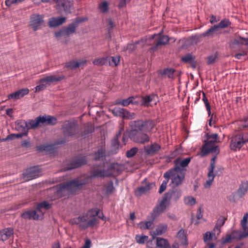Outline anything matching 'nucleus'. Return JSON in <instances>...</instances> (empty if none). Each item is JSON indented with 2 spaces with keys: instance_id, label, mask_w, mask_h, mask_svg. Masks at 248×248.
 <instances>
[{
  "instance_id": "1",
  "label": "nucleus",
  "mask_w": 248,
  "mask_h": 248,
  "mask_svg": "<svg viewBox=\"0 0 248 248\" xmlns=\"http://www.w3.org/2000/svg\"><path fill=\"white\" fill-rule=\"evenodd\" d=\"M111 172L109 169L101 170L98 169H94L91 172L90 176H86L84 179L77 178L76 179L67 181L60 185L58 194L61 192H76L77 190L81 188L83 185L90 182L93 178L95 177H105L111 175Z\"/></svg>"
},
{
  "instance_id": "2",
  "label": "nucleus",
  "mask_w": 248,
  "mask_h": 248,
  "mask_svg": "<svg viewBox=\"0 0 248 248\" xmlns=\"http://www.w3.org/2000/svg\"><path fill=\"white\" fill-rule=\"evenodd\" d=\"M99 213L98 209H92L78 217L71 219L69 223L72 225H77L82 230L93 228L98 223L97 216Z\"/></svg>"
},
{
  "instance_id": "3",
  "label": "nucleus",
  "mask_w": 248,
  "mask_h": 248,
  "mask_svg": "<svg viewBox=\"0 0 248 248\" xmlns=\"http://www.w3.org/2000/svg\"><path fill=\"white\" fill-rule=\"evenodd\" d=\"M51 207V204L44 201L40 203L36 210H30L22 214V217L25 219H41L44 213Z\"/></svg>"
},
{
  "instance_id": "4",
  "label": "nucleus",
  "mask_w": 248,
  "mask_h": 248,
  "mask_svg": "<svg viewBox=\"0 0 248 248\" xmlns=\"http://www.w3.org/2000/svg\"><path fill=\"white\" fill-rule=\"evenodd\" d=\"M186 173L174 168L171 169L165 172L164 177L168 180H170V185L175 187L181 185L185 178Z\"/></svg>"
},
{
  "instance_id": "5",
  "label": "nucleus",
  "mask_w": 248,
  "mask_h": 248,
  "mask_svg": "<svg viewBox=\"0 0 248 248\" xmlns=\"http://www.w3.org/2000/svg\"><path fill=\"white\" fill-rule=\"evenodd\" d=\"M248 142V134L240 133L232 137L230 143V148L232 150H239L245 144Z\"/></svg>"
},
{
  "instance_id": "6",
  "label": "nucleus",
  "mask_w": 248,
  "mask_h": 248,
  "mask_svg": "<svg viewBox=\"0 0 248 248\" xmlns=\"http://www.w3.org/2000/svg\"><path fill=\"white\" fill-rule=\"evenodd\" d=\"M170 198V194L167 193L163 197L162 200L158 202L152 213V217L154 219L164 212L169 206V200Z\"/></svg>"
},
{
  "instance_id": "7",
  "label": "nucleus",
  "mask_w": 248,
  "mask_h": 248,
  "mask_svg": "<svg viewBox=\"0 0 248 248\" xmlns=\"http://www.w3.org/2000/svg\"><path fill=\"white\" fill-rule=\"evenodd\" d=\"M63 132L65 137L77 136L78 133L77 124L75 122H66L63 127Z\"/></svg>"
},
{
  "instance_id": "8",
  "label": "nucleus",
  "mask_w": 248,
  "mask_h": 248,
  "mask_svg": "<svg viewBox=\"0 0 248 248\" xmlns=\"http://www.w3.org/2000/svg\"><path fill=\"white\" fill-rule=\"evenodd\" d=\"M44 23V16L41 15L34 14L30 17V26L34 31L40 29Z\"/></svg>"
},
{
  "instance_id": "9",
  "label": "nucleus",
  "mask_w": 248,
  "mask_h": 248,
  "mask_svg": "<svg viewBox=\"0 0 248 248\" xmlns=\"http://www.w3.org/2000/svg\"><path fill=\"white\" fill-rule=\"evenodd\" d=\"M151 39H155L156 42L155 46L151 48V50L153 51L156 50L160 46L166 45L169 41V38L168 36L161 35L160 33L154 34L152 36Z\"/></svg>"
},
{
  "instance_id": "10",
  "label": "nucleus",
  "mask_w": 248,
  "mask_h": 248,
  "mask_svg": "<svg viewBox=\"0 0 248 248\" xmlns=\"http://www.w3.org/2000/svg\"><path fill=\"white\" fill-rule=\"evenodd\" d=\"M56 8L59 10H63L66 13H70L73 6V1L68 0H55Z\"/></svg>"
},
{
  "instance_id": "11",
  "label": "nucleus",
  "mask_w": 248,
  "mask_h": 248,
  "mask_svg": "<svg viewBox=\"0 0 248 248\" xmlns=\"http://www.w3.org/2000/svg\"><path fill=\"white\" fill-rule=\"evenodd\" d=\"M190 161V158H186L183 159L182 158H177L174 161V167L173 168L180 171H183L186 173V169L185 168L186 167Z\"/></svg>"
},
{
  "instance_id": "12",
  "label": "nucleus",
  "mask_w": 248,
  "mask_h": 248,
  "mask_svg": "<svg viewBox=\"0 0 248 248\" xmlns=\"http://www.w3.org/2000/svg\"><path fill=\"white\" fill-rule=\"evenodd\" d=\"M130 136L134 141L140 143L148 142L150 140L149 136L146 134L142 133L141 131L134 133V135L130 134Z\"/></svg>"
},
{
  "instance_id": "13",
  "label": "nucleus",
  "mask_w": 248,
  "mask_h": 248,
  "mask_svg": "<svg viewBox=\"0 0 248 248\" xmlns=\"http://www.w3.org/2000/svg\"><path fill=\"white\" fill-rule=\"evenodd\" d=\"M248 213H246L244 214L242 219L241 221V226L243 230L242 232H240L238 235V238L241 239L243 238L248 236Z\"/></svg>"
},
{
  "instance_id": "14",
  "label": "nucleus",
  "mask_w": 248,
  "mask_h": 248,
  "mask_svg": "<svg viewBox=\"0 0 248 248\" xmlns=\"http://www.w3.org/2000/svg\"><path fill=\"white\" fill-rule=\"evenodd\" d=\"M215 143H210L209 141H207L204 145L202 149V154L205 155L209 153L214 152L216 154H218L219 150L217 146L216 145Z\"/></svg>"
},
{
  "instance_id": "15",
  "label": "nucleus",
  "mask_w": 248,
  "mask_h": 248,
  "mask_svg": "<svg viewBox=\"0 0 248 248\" xmlns=\"http://www.w3.org/2000/svg\"><path fill=\"white\" fill-rule=\"evenodd\" d=\"M15 129L24 136H27L29 131L27 122L23 120L17 121L15 123Z\"/></svg>"
},
{
  "instance_id": "16",
  "label": "nucleus",
  "mask_w": 248,
  "mask_h": 248,
  "mask_svg": "<svg viewBox=\"0 0 248 248\" xmlns=\"http://www.w3.org/2000/svg\"><path fill=\"white\" fill-rule=\"evenodd\" d=\"M87 64V60H79L78 61H71L67 62L65 67L71 70L76 69L78 67L83 68Z\"/></svg>"
},
{
  "instance_id": "17",
  "label": "nucleus",
  "mask_w": 248,
  "mask_h": 248,
  "mask_svg": "<svg viewBox=\"0 0 248 248\" xmlns=\"http://www.w3.org/2000/svg\"><path fill=\"white\" fill-rule=\"evenodd\" d=\"M158 101V96L155 94L143 97L141 103L143 105L148 107L152 105H156Z\"/></svg>"
},
{
  "instance_id": "18",
  "label": "nucleus",
  "mask_w": 248,
  "mask_h": 248,
  "mask_svg": "<svg viewBox=\"0 0 248 248\" xmlns=\"http://www.w3.org/2000/svg\"><path fill=\"white\" fill-rule=\"evenodd\" d=\"M63 78V76H56V75H52L41 78L39 80V82L45 83L46 86L47 84L61 81Z\"/></svg>"
},
{
  "instance_id": "19",
  "label": "nucleus",
  "mask_w": 248,
  "mask_h": 248,
  "mask_svg": "<svg viewBox=\"0 0 248 248\" xmlns=\"http://www.w3.org/2000/svg\"><path fill=\"white\" fill-rule=\"evenodd\" d=\"M218 28L217 25H215L214 26L211 27L210 29H209L207 31L203 33L201 35H196L194 36L191 37V39L195 41V42L196 43L199 42L202 36H210L212 35V34L216 32Z\"/></svg>"
},
{
  "instance_id": "20",
  "label": "nucleus",
  "mask_w": 248,
  "mask_h": 248,
  "mask_svg": "<svg viewBox=\"0 0 248 248\" xmlns=\"http://www.w3.org/2000/svg\"><path fill=\"white\" fill-rule=\"evenodd\" d=\"M39 173L38 168L33 167L27 170L23 174L25 178L32 179L38 177Z\"/></svg>"
},
{
  "instance_id": "21",
  "label": "nucleus",
  "mask_w": 248,
  "mask_h": 248,
  "mask_svg": "<svg viewBox=\"0 0 248 248\" xmlns=\"http://www.w3.org/2000/svg\"><path fill=\"white\" fill-rule=\"evenodd\" d=\"M29 93V90L28 88H23L9 94L8 95V98L18 99L20 98L24 97L25 95L28 94Z\"/></svg>"
},
{
  "instance_id": "22",
  "label": "nucleus",
  "mask_w": 248,
  "mask_h": 248,
  "mask_svg": "<svg viewBox=\"0 0 248 248\" xmlns=\"http://www.w3.org/2000/svg\"><path fill=\"white\" fill-rule=\"evenodd\" d=\"M14 233L13 229L12 228H7L0 231V240L6 241L10 238Z\"/></svg>"
},
{
  "instance_id": "23",
  "label": "nucleus",
  "mask_w": 248,
  "mask_h": 248,
  "mask_svg": "<svg viewBox=\"0 0 248 248\" xmlns=\"http://www.w3.org/2000/svg\"><path fill=\"white\" fill-rule=\"evenodd\" d=\"M143 121L141 120H138L132 121L130 122V125L132 128L130 134L134 135V133L139 131H142Z\"/></svg>"
},
{
  "instance_id": "24",
  "label": "nucleus",
  "mask_w": 248,
  "mask_h": 248,
  "mask_svg": "<svg viewBox=\"0 0 248 248\" xmlns=\"http://www.w3.org/2000/svg\"><path fill=\"white\" fill-rule=\"evenodd\" d=\"M66 20L64 17H52L48 22V25L50 27H56L62 24Z\"/></svg>"
},
{
  "instance_id": "25",
  "label": "nucleus",
  "mask_w": 248,
  "mask_h": 248,
  "mask_svg": "<svg viewBox=\"0 0 248 248\" xmlns=\"http://www.w3.org/2000/svg\"><path fill=\"white\" fill-rule=\"evenodd\" d=\"M160 148L159 144L154 143L145 147V150L148 155H152L156 154L160 149Z\"/></svg>"
},
{
  "instance_id": "26",
  "label": "nucleus",
  "mask_w": 248,
  "mask_h": 248,
  "mask_svg": "<svg viewBox=\"0 0 248 248\" xmlns=\"http://www.w3.org/2000/svg\"><path fill=\"white\" fill-rule=\"evenodd\" d=\"M156 248H171V247L167 239L157 237L156 239Z\"/></svg>"
},
{
  "instance_id": "27",
  "label": "nucleus",
  "mask_w": 248,
  "mask_h": 248,
  "mask_svg": "<svg viewBox=\"0 0 248 248\" xmlns=\"http://www.w3.org/2000/svg\"><path fill=\"white\" fill-rule=\"evenodd\" d=\"M98 9L102 14L108 13L109 10V2L105 0H102L98 4Z\"/></svg>"
},
{
  "instance_id": "28",
  "label": "nucleus",
  "mask_w": 248,
  "mask_h": 248,
  "mask_svg": "<svg viewBox=\"0 0 248 248\" xmlns=\"http://www.w3.org/2000/svg\"><path fill=\"white\" fill-rule=\"evenodd\" d=\"M78 23V22L72 23L69 24L67 27L63 29L65 36H68L75 32Z\"/></svg>"
},
{
  "instance_id": "29",
  "label": "nucleus",
  "mask_w": 248,
  "mask_h": 248,
  "mask_svg": "<svg viewBox=\"0 0 248 248\" xmlns=\"http://www.w3.org/2000/svg\"><path fill=\"white\" fill-rule=\"evenodd\" d=\"M155 124L152 121H143L142 131L149 132L154 128Z\"/></svg>"
},
{
  "instance_id": "30",
  "label": "nucleus",
  "mask_w": 248,
  "mask_h": 248,
  "mask_svg": "<svg viewBox=\"0 0 248 248\" xmlns=\"http://www.w3.org/2000/svg\"><path fill=\"white\" fill-rule=\"evenodd\" d=\"M41 116L38 117L36 120H29L27 123L28 130L37 127L39 124L42 123Z\"/></svg>"
},
{
  "instance_id": "31",
  "label": "nucleus",
  "mask_w": 248,
  "mask_h": 248,
  "mask_svg": "<svg viewBox=\"0 0 248 248\" xmlns=\"http://www.w3.org/2000/svg\"><path fill=\"white\" fill-rule=\"evenodd\" d=\"M167 230V225L166 224H162L158 225L155 230L152 232L153 235H161L164 233Z\"/></svg>"
},
{
  "instance_id": "32",
  "label": "nucleus",
  "mask_w": 248,
  "mask_h": 248,
  "mask_svg": "<svg viewBox=\"0 0 248 248\" xmlns=\"http://www.w3.org/2000/svg\"><path fill=\"white\" fill-rule=\"evenodd\" d=\"M42 124H54L56 123L57 119L50 116H41Z\"/></svg>"
},
{
  "instance_id": "33",
  "label": "nucleus",
  "mask_w": 248,
  "mask_h": 248,
  "mask_svg": "<svg viewBox=\"0 0 248 248\" xmlns=\"http://www.w3.org/2000/svg\"><path fill=\"white\" fill-rule=\"evenodd\" d=\"M86 162V160L84 157L79 158L76 161L74 162L70 167L67 168V170H72L76 168H78L84 164Z\"/></svg>"
},
{
  "instance_id": "34",
  "label": "nucleus",
  "mask_w": 248,
  "mask_h": 248,
  "mask_svg": "<svg viewBox=\"0 0 248 248\" xmlns=\"http://www.w3.org/2000/svg\"><path fill=\"white\" fill-rule=\"evenodd\" d=\"M153 224V220L141 221L138 224V226L141 230H149L152 229Z\"/></svg>"
},
{
  "instance_id": "35",
  "label": "nucleus",
  "mask_w": 248,
  "mask_h": 248,
  "mask_svg": "<svg viewBox=\"0 0 248 248\" xmlns=\"http://www.w3.org/2000/svg\"><path fill=\"white\" fill-rule=\"evenodd\" d=\"M215 175L214 171L212 170H209L208 173V179L206 181L204 184V187L205 188H209L212 184V183L214 180Z\"/></svg>"
},
{
  "instance_id": "36",
  "label": "nucleus",
  "mask_w": 248,
  "mask_h": 248,
  "mask_svg": "<svg viewBox=\"0 0 248 248\" xmlns=\"http://www.w3.org/2000/svg\"><path fill=\"white\" fill-rule=\"evenodd\" d=\"M147 40L145 41L142 39L140 41H137L135 43L129 44L127 46L126 50H128L129 52L135 50L136 48L137 45H140L141 47L144 46V43L147 42Z\"/></svg>"
},
{
  "instance_id": "37",
  "label": "nucleus",
  "mask_w": 248,
  "mask_h": 248,
  "mask_svg": "<svg viewBox=\"0 0 248 248\" xmlns=\"http://www.w3.org/2000/svg\"><path fill=\"white\" fill-rule=\"evenodd\" d=\"M248 189V183L247 182L242 183L238 190V195L240 197L243 196L247 192Z\"/></svg>"
},
{
  "instance_id": "38",
  "label": "nucleus",
  "mask_w": 248,
  "mask_h": 248,
  "mask_svg": "<svg viewBox=\"0 0 248 248\" xmlns=\"http://www.w3.org/2000/svg\"><path fill=\"white\" fill-rule=\"evenodd\" d=\"M184 202L186 205L192 206L196 204V200L192 196H188L184 198Z\"/></svg>"
},
{
  "instance_id": "39",
  "label": "nucleus",
  "mask_w": 248,
  "mask_h": 248,
  "mask_svg": "<svg viewBox=\"0 0 248 248\" xmlns=\"http://www.w3.org/2000/svg\"><path fill=\"white\" fill-rule=\"evenodd\" d=\"M108 57L97 58L95 59L93 63L97 66H102L108 63Z\"/></svg>"
},
{
  "instance_id": "40",
  "label": "nucleus",
  "mask_w": 248,
  "mask_h": 248,
  "mask_svg": "<svg viewBox=\"0 0 248 248\" xmlns=\"http://www.w3.org/2000/svg\"><path fill=\"white\" fill-rule=\"evenodd\" d=\"M225 221L224 217H220L217 221L216 226L214 229V232H217V234H218L220 232V228L224 225Z\"/></svg>"
},
{
  "instance_id": "41",
  "label": "nucleus",
  "mask_w": 248,
  "mask_h": 248,
  "mask_svg": "<svg viewBox=\"0 0 248 248\" xmlns=\"http://www.w3.org/2000/svg\"><path fill=\"white\" fill-rule=\"evenodd\" d=\"M150 189V185H148L145 186H141L139 187L135 191V194L137 196H140L143 194L146 193Z\"/></svg>"
},
{
  "instance_id": "42",
  "label": "nucleus",
  "mask_w": 248,
  "mask_h": 248,
  "mask_svg": "<svg viewBox=\"0 0 248 248\" xmlns=\"http://www.w3.org/2000/svg\"><path fill=\"white\" fill-rule=\"evenodd\" d=\"M120 60V56H115L113 57H108V62L109 65L117 66L119 64Z\"/></svg>"
},
{
  "instance_id": "43",
  "label": "nucleus",
  "mask_w": 248,
  "mask_h": 248,
  "mask_svg": "<svg viewBox=\"0 0 248 248\" xmlns=\"http://www.w3.org/2000/svg\"><path fill=\"white\" fill-rule=\"evenodd\" d=\"M216 233H217V232H214V230L212 232H207L203 236L204 241L206 243L208 241L216 238Z\"/></svg>"
},
{
  "instance_id": "44",
  "label": "nucleus",
  "mask_w": 248,
  "mask_h": 248,
  "mask_svg": "<svg viewBox=\"0 0 248 248\" xmlns=\"http://www.w3.org/2000/svg\"><path fill=\"white\" fill-rule=\"evenodd\" d=\"M148 239V236L143 234H137L135 236V240L139 244H144Z\"/></svg>"
},
{
  "instance_id": "45",
  "label": "nucleus",
  "mask_w": 248,
  "mask_h": 248,
  "mask_svg": "<svg viewBox=\"0 0 248 248\" xmlns=\"http://www.w3.org/2000/svg\"><path fill=\"white\" fill-rule=\"evenodd\" d=\"M134 99V97L131 96L129 97L126 99L117 101L116 104H120L123 106H127L129 105L130 104H134L135 103L133 102Z\"/></svg>"
},
{
  "instance_id": "46",
  "label": "nucleus",
  "mask_w": 248,
  "mask_h": 248,
  "mask_svg": "<svg viewBox=\"0 0 248 248\" xmlns=\"http://www.w3.org/2000/svg\"><path fill=\"white\" fill-rule=\"evenodd\" d=\"M125 109L123 108H115L113 110L112 112L115 116H119L124 118V113Z\"/></svg>"
},
{
  "instance_id": "47",
  "label": "nucleus",
  "mask_w": 248,
  "mask_h": 248,
  "mask_svg": "<svg viewBox=\"0 0 248 248\" xmlns=\"http://www.w3.org/2000/svg\"><path fill=\"white\" fill-rule=\"evenodd\" d=\"M105 156V150L101 148L98 150L97 152L94 154L95 160L103 159Z\"/></svg>"
},
{
  "instance_id": "48",
  "label": "nucleus",
  "mask_w": 248,
  "mask_h": 248,
  "mask_svg": "<svg viewBox=\"0 0 248 248\" xmlns=\"http://www.w3.org/2000/svg\"><path fill=\"white\" fill-rule=\"evenodd\" d=\"M231 22L228 19L225 18V19L222 20L217 25V26L218 29H219V28L223 29V28H225L226 27H229V26L231 25Z\"/></svg>"
},
{
  "instance_id": "49",
  "label": "nucleus",
  "mask_w": 248,
  "mask_h": 248,
  "mask_svg": "<svg viewBox=\"0 0 248 248\" xmlns=\"http://www.w3.org/2000/svg\"><path fill=\"white\" fill-rule=\"evenodd\" d=\"M24 136L23 134L20 133L18 134H11L7 136L5 139L2 140V141H6L8 140H13L16 138L19 139L21 138L22 137Z\"/></svg>"
},
{
  "instance_id": "50",
  "label": "nucleus",
  "mask_w": 248,
  "mask_h": 248,
  "mask_svg": "<svg viewBox=\"0 0 248 248\" xmlns=\"http://www.w3.org/2000/svg\"><path fill=\"white\" fill-rule=\"evenodd\" d=\"M210 143H217L218 141V135L217 134H211L207 135V141Z\"/></svg>"
},
{
  "instance_id": "51",
  "label": "nucleus",
  "mask_w": 248,
  "mask_h": 248,
  "mask_svg": "<svg viewBox=\"0 0 248 248\" xmlns=\"http://www.w3.org/2000/svg\"><path fill=\"white\" fill-rule=\"evenodd\" d=\"M203 96L202 100L205 104L206 109L208 111V114L209 115H210L211 113L210 106L209 103L208 102L207 99L206 98V97L205 96V94L204 93H203Z\"/></svg>"
},
{
  "instance_id": "52",
  "label": "nucleus",
  "mask_w": 248,
  "mask_h": 248,
  "mask_svg": "<svg viewBox=\"0 0 248 248\" xmlns=\"http://www.w3.org/2000/svg\"><path fill=\"white\" fill-rule=\"evenodd\" d=\"M182 60L184 62L190 63L194 61L192 56L189 54L182 57Z\"/></svg>"
},
{
  "instance_id": "53",
  "label": "nucleus",
  "mask_w": 248,
  "mask_h": 248,
  "mask_svg": "<svg viewBox=\"0 0 248 248\" xmlns=\"http://www.w3.org/2000/svg\"><path fill=\"white\" fill-rule=\"evenodd\" d=\"M38 83H39L40 84L35 88V92L37 93L41 92L43 90H44L46 87V84L45 83H43L42 82H39V81L37 82Z\"/></svg>"
},
{
  "instance_id": "54",
  "label": "nucleus",
  "mask_w": 248,
  "mask_h": 248,
  "mask_svg": "<svg viewBox=\"0 0 248 248\" xmlns=\"http://www.w3.org/2000/svg\"><path fill=\"white\" fill-rule=\"evenodd\" d=\"M25 0H5V5L8 7L16 3H18L24 1Z\"/></svg>"
},
{
  "instance_id": "55",
  "label": "nucleus",
  "mask_w": 248,
  "mask_h": 248,
  "mask_svg": "<svg viewBox=\"0 0 248 248\" xmlns=\"http://www.w3.org/2000/svg\"><path fill=\"white\" fill-rule=\"evenodd\" d=\"M138 149L136 147L132 148L130 150L128 151L126 153V156L127 157H131L133 156L137 153Z\"/></svg>"
},
{
  "instance_id": "56",
  "label": "nucleus",
  "mask_w": 248,
  "mask_h": 248,
  "mask_svg": "<svg viewBox=\"0 0 248 248\" xmlns=\"http://www.w3.org/2000/svg\"><path fill=\"white\" fill-rule=\"evenodd\" d=\"M124 113V118H126L129 119H133L135 118V114L133 112H129L125 109Z\"/></svg>"
},
{
  "instance_id": "57",
  "label": "nucleus",
  "mask_w": 248,
  "mask_h": 248,
  "mask_svg": "<svg viewBox=\"0 0 248 248\" xmlns=\"http://www.w3.org/2000/svg\"><path fill=\"white\" fill-rule=\"evenodd\" d=\"M168 182H169V180H168V179H166V180L163 181V182H162V183L161 184V185L160 186V188L159 190V193H161L164 191H165V190L166 188Z\"/></svg>"
},
{
  "instance_id": "58",
  "label": "nucleus",
  "mask_w": 248,
  "mask_h": 248,
  "mask_svg": "<svg viewBox=\"0 0 248 248\" xmlns=\"http://www.w3.org/2000/svg\"><path fill=\"white\" fill-rule=\"evenodd\" d=\"M217 156L216 155H215L213 157L211 160V163H210V166L209 169V170H212L214 171V170L215 167V161L216 159Z\"/></svg>"
},
{
  "instance_id": "59",
  "label": "nucleus",
  "mask_w": 248,
  "mask_h": 248,
  "mask_svg": "<svg viewBox=\"0 0 248 248\" xmlns=\"http://www.w3.org/2000/svg\"><path fill=\"white\" fill-rule=\"evenodd\" d=\"M217 59V56L216 55H213L208 57L207 63L211 64L215 62Z\"/></svg>"
},
{
  "instance_id": "60",
  "label": "nucleus",
  "mask_w": 248,
  "mask_h": 248,
  "mask_svg": "<svg viewBox=\"0 0 248 248\" xmlns=\"http://www.w3.org/2000/svg\"><path fill=\"white\" fill-rule=\"evenodd\" d=\"M174 70L173 69H166L164 70V73L167 75L169 78H171Z\"/></svg>"
},
{
  "instance_id": "61",
  "label": "nucleus",
  "mask_w": 248,
  "mask_h": 248,
  "mask_svg": "<svg viewBox=\"0 0 248 248\" xmlns=\"http://www.w3.org/2000/svg\"><path fill=\"white\" fill-rule=\"evenodd\" d=\"M62 36H65L64 29H62L58 31L55 32V36L57 38H59Z\"/></svg>"
},
{
  "instance_id": "62",
  "label": "nucleus",
  "mask_w": 248,
  "mask_h": 248,
  "mask_svg": "<svg viewBox=\"0 0 248 248\" xmlns=\"http://www.w3.org/2000/svg\"><path fill=\"white\" fill-rule=\"evenodd\" d=\"M244 41H246L247 42V44H248V38L246 39L243 38H240L239 40H234L233 43L235 44H243Z\"/></svg>"
},
{
  "instance_id": "63",
  "label": "nucleus",
  "mask_w": 248,
  "mask_h": 248,
  "mask_svg": "<svg viewBox=\"0 0 248 248\" xmlns=\"http://www.w3.org/2000/svg\"><path fill=\"white\" fill-rule=\"evenodd\" d=\"M177 236L180 238L183 239L185 238V231L184 230H180L177 233Z\"/></svg>"
},
{
  "instance_id": "64",
  "label": "nucleus",
  "mask_w": 248,
  "mask_h": 248,
  "mask_svg": "<svg viewBox=\"0 0 248 248\" xmlns=\"http://www.w3.org/2000/svg\"><path fill=\"white\" fill-rule=\"evenodd\" d=\"M126 2H128L127 0H121L118 4V7L121 8L125 7L126 5Z\"/></svg>"
}]
</instances>
